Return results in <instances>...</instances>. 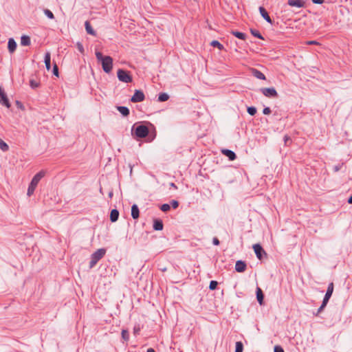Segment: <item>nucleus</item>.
Returning <instances> with one entry per match:
<instances>
[{"mask_svg": "<svg viewBox=\"0 0 352 352\" xmlns=\"http://www.w3.org/2000/svg\"><path fill=\"white\" fill-rule=\"evenodd\" d=\"M153 228L155 230L160 231L163 230L164 224L161 219H155L153 221Z\"/></svg>", "mask_w": 352, "mask_h": 352, "instance_id": "14", "label": "nucleus"}, {"mask_svg": "<svg viewBox=\"0 0 352 352\" xmlns=\"http://www.w3.org/2000/svg\"><path fill=\"white\" fill-rule=\"evenodd\" d=\"M16 47H17V45H8L9 52L10 54H12L13 52H14L16 49Z\"/></svg>", "mask_w": 352, "mask_h": 352, "instance_id": "38", "label": "nucleus"}, {"mask_svg": "<svg viewBox=\"0 0 352 352\" xmlns=\"http://www.w3.org/2000/svg\"><path fill=\"white\" fill-rule=\"evenodd\" d=\"M16 104H17L19 107V106H20V107L21 106V102H19L18 100H17V101H16Z\"/></svg>", "mask_w": 352, "mask_h": 352, "instance_id": "57", "label": "nucleus"}, {"mask_svg": "<svg viewBox=\"0 0 352 352\" xmlns=\"http://www.w3.org/2000/svg\"><path fill=\"white\" fill-rule=\"evenodd\" d=\"M327 303L328 302L322 300V305H320L321 308L324 309L326 307Z\"/></svg>", "mask_w": 352, "mask_h": 352, "instance_id": "49", "label": "nucleus"}, {"mask_svg": "<svg viewBox=\"0 0 352 352\" xmlns=\"http://www.w3.org/2000/svg\"><path fill=\"white\" fill-rule=\"evenodd\" d=\"M256 299L258 302V303L262 305L263 304V300H264V294L263 291L260 287L256 288Z\"/></svg>", "mask_w": 352, "mask_h": 352, "instance_id": "16", "label": "nucleus"}, {"mask_svg": "<svg viewBox=\"0 0 352 352\" xmlns=\"http://www.w3.org/2000/svg\"><path fill=\"white\" fill-rule=\"evenodd\" d=\"M44 12L49 19H52L54 18V14L50 10L45 9Z\"/></svg>", "mask_w": 352, "mask_h": 352, "instance_id": "35", "label": "nucleus"}, {"mask_svg": "<svg viewBox=\"0 0 352 352\" xmlns=\"http://www.w3.org/2000/svg\"><path fill=\"white\" fill-rule=\"evenodd\" d=\"M141 329H140V327L139 324L138 325H135L133 328V333L134 335L137 336L139 334L140 331Z\"/></svg>", "mask_w": 352, "mask_h": 352, "instance_id": "37", "label": "nucleus"}, {"mask_svg": "<svg viewBox=\"0 0 352 352\" xmlns=\"http://www.w3.org/2000/svg\"><path fill=\"white\" fill-rule=\"evenodd\" d=\"M232 34H233V35H234L238 38H240V39H242V40H245V39L246 34L243 33V32H232Z\"/></svg>", "mask_w": 352, "mask_h": 352, "instance_id": "25", "label": "nucleus"}, {"mask_svg": "<svg viewBox=\"0 0 352 352\" xmlns=\"http://www.w3.org/2000/svg\"><path fill=\"white\" fill-rule=\"evenodd\" d=\"M131 217L133 219H138L140 217V210L136 204L131 206Z\"/></svg>", "mask_w": 352, "mask_h": 352, "instance_id": "15", "label": "nucleus"}, {"mask_svg": "<svg viewBox=\"0 0 352 352\" xmlns=\"http://www.w3.org/2000/svg\"><path fill=\"white\" fill-rule=\"evenodd\" d=\"M169 98V96L166 93H160L158 96L159 102L167 101Z\"/></svg>", "mask_w": 352, "mask_h": 352, "instance_id": "23", "label": "nucleus"}, {"mask_svg": "<svg viewBox=\"0 0 352 352\" xmlns=\"http://www.w3.org/2000/svg\"><path fill=\"white\" fill-rule=\"evenodd\" d=\"M340 168H341V166H340V165L334 166V168H334V171L335 172L338 171L340 169Z\"/></svg>", "mask_w": 352, "mask_h": 352, "instance_id": "51", "label": "nucleus"}, {"mask_svg": "<svg viewBox=\"0 0 352 352\" xmlns=\"http://www.w3.org/2000/svg\"><path fill=\"white\" fill-rule=\"evenodd\" d=\"M333 288H334L333 283H330L328 285L326 294L323 298V301L327 302H329V300L330 298L331 297L332 294L333 292Z\"/></svg>", "mask_w": 352, "mask_h": 352, "instance_id": "10", "label": "nucleus"}, {"mask_svg": "<svg viewBox=\"0 0 352 352\" xmlns=\"http://www.w3.org/2000/svg\"><path fill=\"white\" fill-rule=\"evenodd\" d=\"M274 352H285L284 349L280 346H275L274 348Z\"/></svg>", "mask_w": 352, "mask_h": 352, "instance_id": "39", "label": "nucleus"}, {"mask_svg": "<svg viewBox=\"0 0 352 352\" xmlns=\"http://www.w3.org/2000/svg\"><path fill=\"white\" fill-rule=\"evenodd\" d=\"M222 153L226 155L229 160L233 161L236 158V155L234 152L229 149H223L221 151Z\"/></svg>", "mask_w": 352, "mask_h": 352, "instance_id": "12", "label": "nucleus"}, {"mask_svg": "<svg viewBox=\"0 0 352 352\" xmlns=\"http://www.w3.org/2000/svg\"><path fill=\"white\" fill-rule=\"evenodd\" d=\"M210 44L216 45V44H220V43L217 40H214V41H211Z\"/></svg>", "mask_w": 352, "mask_h": 352, "instance_id": "52", "label": "nucleus"}, {"mask_svg": "<svg viewBox=\"0 0 352 352\" xmlns=\"http://www.w3.org/2000/svg\"><path fill=\"white\" fill-rule=\"evenodd\" d=\"M45 172L44 170L39 171L33 177V178L29 185H30L34 188H36L38 182L45 176Z\"/></svg>", "mask_w": 352, "mask_h": 352, "instance_id": "8", "label": "nucleus"}, {"mask_svg": "<svg viewBox=\"0 0 352 352\" xmlns=\"http://www.w3.org/2000/svg\"><path fill=\"white\" fill-rule=\"evenodd\" d=\"M96 56L98 62L101 63L102 69L109 74L113 68V58L109 56H103L102 52L96 51Z\"/></svg>", "mask_w": 352, "mask_h": 352, "instance_id": "1", "label": "nucleus"}, {"mask_svg": "<svg viewBox=\"0 0 352 352\" xmlns=\"http://www.w3.org/2000/svg\"><path fill=\"white\" fill-rule=\"evenodd\" d=\"M113 196V190H111L109 192L108 197L109 199H112Z\"/></svg>", "mask_w": 352, "mask_h": 352, "instance_id": "48", "label": "nucleus"}, {"mask_svg": "<svg viewBox=\"0 0 352 352\" xmlns=\"http://www.w3.org/2000/svg\"><path fill=\"white\" fill-rule=\"evenodd\" d=\"M251 33L254 36L264 40L263 37L262 36V35L261 34V33L258 30H251Z\"/></svg>", "mask_w": 352, "mask_h": 352, "instance_id": "31", "label": "nucleus"}, {"mask_svg": "<svg viewBox=\"0 0 352 352\" xmlns=\"http://www.w3.org/2000/svg\"><path fill=\"white\" fill-rule=\"evenodd\" d=\"M218 285V283L216 280H211L209 285V289L210 290H214Z\"/></svg>", "mask_w": 352, "mask_h": 352, "instance_id": "33", "label": "nucleus"}, {"mask_svg": "<svg viewBox=\"0 0 352 352\" xmlns=\"http://www.w3.org/2000/svg\"><path fill=\"white\" fill-rule=\"evenodd\" d=\"M170 186L175 188H177V186L174 184V183H170Z\"/></svg>", "mask_w": 352, "mask_h": 352, "instance_id": "56", "label": "nucleus"}, {"mask_svg": "<svg viewBox=\"0 0 352 352\" xmlns=\"http://www.w3.org/2000/svg\"><path fill=\"white\" fill-rule=\"evenodd\" d=\"M119 217V212L117 209L111 210L110 212V220L111 222H116L118 221Z\"/></svg>", "mask_w": 352, "mask_h": 352, "instance_id": "18", "label": "nucleus"}, {"mask_svg": "<svg viewBox=\"0 0 352 352\" xmlns=\"http://www.w3.org/2000/svg\"><path fill=\"white\" fill-rule=\"evenodd\" d=\"M243 345L241 342H236L235 346V352H243Z\"/></svg>", "mask_w": 352, "mask_h": 352, "instance_id": "28", "label": "nucleus"}, {"mask_svg": "<svg viewBox=\"0 0 352 352\" xmlns=\"http://www.w3.org/2000/svg\"><path fill=\"white\" fill-rule=\"evenodd\" d=\"M160 209L162 211L166 212L170 210V205L168 204H164L160 206Z\"/></svg>", "mask_w": 352, "mask_h": 352, "instance_id": "30", "label": "nucleus"}, {"mask_svg": "<svg viewBox=\"0 0 352 352\" xmlns=\"http://www.w3.org/2000/svg\"><path fill=\"white\" fill-rule=\"evenodd\" d=\"M118 111L124 116H128L130 113V111L128 107L124 106H118Z\"/></svg>", "mask_w": 352, "mask_h": 352, "instance_id": "19", "label": "nucleus"}, {"mask_svg": "<svg viewBox=\"0 0 352 352\" xmlns=\"http://www.w3.org/2000/svg\"><path fill=\"white\" fill-rule=\"evenodd\" d=\"M311 1L316 4H322L324 3V0H311Z\"/></svg>", "mask_w": 352, "mask_h": 352, "instance_id": "43", "label": "nucleus"}, {"mask_svg": "<svg viewBox=\"0 0 352 352\" xmlns=\"http://www.w3.org/2000/svg\"><path fill=\"white\" fill-rule=\"evenodd\" d=\"M260 91L267 98H278V94L274 87H264L261 88Z\"/></svg>", "mask_w": 352, "mask_h": 352, "instance_id": "5", "label": "nucleus"}, {"mask_svg": "<svg viewBox=\"0 0 352 352\" xmlns=\"http://www.w3.org/2000/svg\"><path fill=\"white\" fill-rule=\"evenodd\" d=\"M252 74H253L254 76H255L258 79H260V80L265 79V76L261 71H258L256 69H254L252 70Z\"/></svg>", "mask_w": 352, "mask_h": 352, "instance_id": "22", "label": "nucleus"}, {"mask_svg": "<svg viewBox=\"0 0 352 352\" xmlns=\"http://www.w3.org/2000/svg\"><path fill=\"white\" fill-rule=\"evenodd\" d=\"M53 74L56 76H58V68L56 64H54L53 67Z\"/></svg>", "mask_w": 352, "mask_h": 352, "instance_id": "40", "label": "nucleus"}, {"mask_svg": "<svg viewBox=\"0 0 352 352\" xmlns=\"http://www.w3.org/2000/svg\"><path fill=\"white\" fill-rule=\"evenodd\" d=\"M324 309L321 308V307H320L318 310H317V312L316 314V316H318L320 313H321Z\"/></svg>", "mask_w": 352, "mask_h": 352, "instance_id": "50", "label": "nucleus"}, {"mask_svg": "<svg viewBox=\"0 0 352 352\" xmlns=\"http://www.w3.org/2000/svg\"><path fill=\"white\" fill-rule=\"evenodd\" d=\"M145 98L144 94L141 90H135L134 94L131 98L132 102H142Z\"/></svg>", "mask_w": 352, "mask_h": 352, "instance_id": "9", "label": "nucleus"}, {"mask_svg": "<svg viewBox=\"0 0 352 352\" xmlns=\"http://www.w3.org/2000/svg\"><path fill=\"white\" fill-rule=\"evenodd\" d=\"M77 46H78V51L80 53H83L84 52V47H83V45H77Z\"/></svg>", "mask_w": 352, "mask_h": 352, "instance_id": "46", "label": "nucleus"}, {"mask_svg": "<svg viewBox=\"0 0 352 352\" xmlns=\"http://www.w3.org/2000/svg\"><path fill=\"white\" fill-rule=\"evenodd\" d=\"M35 189H36V188L29 185L28 188L27 195L28 197H30L31 195H32L34 192Z\"/></svg>", "mask_w": 352, "mask_h": 352, "instance_id": "34", "label": "nucleus"}, {"mask_svg": "<svg viewBox=\"0 0 352 352\" xmlns=\"http://www.w3.org/2000/svg\"><path fill=\"white\" fill-rule=\"evenodd\" d=\"M121 335L124 340L128 341L129 340V333L126 329H122Z\"/></svg>", "mask_w": 352, "mask_h": 352, "instance_id": "27", "label": "nucleus"}, {"mask_svg": "<svg viewBox=\"0 0 352 352\" xmlns=\"http://www.w3.org/2000/svg\"><path fill=\"white\" fill-rule=\"evenodd\" d=\"M100 193H102V194H103V192H102V188H100Z\"/></svg>", "mask_w": 352, "mask_h": 352, "instance_id": "58", "label": "nucleus"}, {"mask_svg": "<svg viewBox=\"0 0 352 352\" xmlns=\"http://www.w3.org/2000/svg\"><path fill=\"white\" fill-rule=\"evenodd\" d=\"M305 44H320L316 41H308L305 43Z\"/></svg>", "mask_w": 352, "mask_h": 352, "instance_id": "45", "label": "nucleus"}, {"mask_svg": "<svg viewBox=\"0 0 352 352\" xmlns=\"http://www.w3.org/2000/svg\"><path fill=\"white\" fill-rule=\"evenodd\" d=\"M291 140V138L287 135L284 136V142L285 144H287V141Z\"/></svg>", "mask_w": 352, "mask_h": 352, "instance_id": "47", "label": "nucleus"}, {"mask_svg": "<svg viewBox=\"0 0 352 352\" xmlns=\"http://www.w3.org/2000/svg\"><path fill=\"white\" fill-rule=\"evenodd\" d=\"M212 243L214 245H219L220 242H219V240L217 237H214L212 239Z\"/></svg>", "mask_w": 352, "mask_h": 352, "instance_id": "42", "label": "nucleus"}, {"mask_svg": "<svg viewBox=\"0 0 352 352\" xmlns=\"http://www.w3.org/2000/svg\"><path fill=\"white\" fill-rule=\"evenodd\" d=\"M21 44H30V38L28 36L23 35L21 38Z\"/></svg>", "mask_w": 352, "mask_h": 352, "instance_id": "26", "label": "nucleus"}, {"mask_svg": "<svg viewBox=\"0 0 352 352\" xmlns=\"http://www.w3.org/2000/svg\"><path fill=\"white\" fill-rule=\"evenodd\" d=\"M348 203L349 204H352V195L349 197V198L348 199Z\"/></svg>", "mask_w": 352, "mask_h": 352, "instance_id": "54", "label": "nucleus"}, {"mask_svg": "<svg viewBox=\"0 0 352 352\" xmlns=\"http://www.w3.org/2000/svg\"><path fill=\"white\" fill-rule=\"evenodd\" d=\"M246 267H247V265L245 263V262L243 261H237L236 262V264H235V270L237 272H243L245 271L246 270Z\"/></svg>", "mask_w": 352, "mask_h": 352, "instance_id": "11", "label": "nucleus"}, {"mask_svg": "<svg viewBox=\"0 0 352 352\" xmlns=\"http://www.w3.org/2000/svg\"><path fill=\"white\" fill-rule=\"evenodd\" d=\"M271 112L272 111L270 107H265L263 110V113L265 115H269L271 113Z\"/></svg>", "mask_w": 352, "mask_h": 352, "instance_id": "41", "label": "nucleus"}, {"mask_svg": "<svg viewBox=\"0 0 352 352\" xmlns=\"http://www.w3.org/2000/svg\"><path fill=\"white\" fill-rule=\"evenodd\" d=\"M7 44H16L13 38H10Z\"/></svg>", "mask_w": 352, "mask_h": 352, "instance_id": "44", "label": "nucleus"}, {"mask_svg": "<svg viewBox=\"0 0 352 352\" xmlns=\"http://www.w3.org/2000/svg\"><path fill=\"white\" fill-rule=\"evenodd\" d=\"M30 85L32 88L36 89L39 87L40 84H39V82H36V80L31 79L30 80Z\"/></svg>", "mask_w": 352, "mask_h": 352, "instance_id": "32", "label": "nucleus"}, {"mask_svg": "<svg viewBox=\"0 0 352 352\" xmlns=\"http://www.w3.org/2000/svg\"><path fill=\"white\" fill-rule=\"evenodd\" d=\"M117 76L120 81L123 82H131L133 78L128 71L119 69L117 72Z\"/></svg>", "mask_w": 352, "mask_h": 352, "instance_id": "4", "label": "nucleus"}, {"mask_svg": "<svg viewBox=\"0 0 352 352\" xmlns=\"http://www.w3.org/2000/svg\"><path fill=\"white\" fill-rule=\"evenodd\" d=\"M44 62L45 64L46 69L47 71L51 69V56L50 52H47L45 54Z\"/></svg>", "mask_w": 352, "mask_h": 352, "instance_id": "17", "label": "nucleus"}, {"mask_svg": "<svg viewBox=\"0 0 352 352\" xmlns=\"http://www.w3.org/2000/svg\"><path fill=\"white\" fill-rule=\"evenodd\" d=\"M170 206L173 209H176L179 206V202L177 200H172L170 201Z\"/></svg>", "mask_w": 352, "mask_h": 352, "instance_id": "36", "label": "nucleus"}, {"mask_svg": "<svg viewBox=\"0 0 352 352\" xmlns=\"http://www.w3.org/2000/svg\"><path fill=\"white\" fill-rule=\"evenodd\" d=\"M259 12H260L261 15L263 16V18L266 21H267L270 24L272 23V21L270 16H269L268 12L263 7H262V6L259 7Z\"/></svg>", "mask_w": 352, "mask_h": 352, "instance_id": "13", "label": "nucleus"}, {"mask_svg": "<svg viewBox=\"0 0 352 352\" xmlns=\"http://www.w3.org/2000/svg\"><path fill=\"white\" fill-rule=\"evenodd\" d=\"M253 250L256 257L259 260H262L264 257L267 256V253L263 248V247L259 244L256 243L253 245Z\"/></svg>", "mask_w": 352, "mask_h": 352, "instance_id": "6", "label": "nucleus"}, {"mask_svg": "<svg viewBox=\"0 0 352 352\" xmlns=\"http://www.w3.org/2000/svg\"><path fill=\"white\" fill-rule=\"evenodd\" d=\"M146 352H155V351L153 348H149L147 349Z\"/></svg>", "mask_w": 352, "mask_h": 352, "instance_id": "55", "label": "nucleus"}, {"mask_svg": "<svg viewBox=\"0 0 352 352\" xmlns=\"http://www.w3.org/2000/svg\"><path fill=\"white\" fill-rule=\"evenodd\" d=\"M0 104L5 106L7 108L11 107V104L9 99L4 91V89L0 86Z\"/></svg>", "mask_w": 352, "mask_h": 352, "instance_id": "7", "label": "nucleus"}, {"mask_svg": "<svg viewBox=\"0 0 352 352\" xmlns=\"http://www.w3.org/2000/svg\"><path fill=\"white\" fill-rule=\"evenodd\" d=\"M149 133V129L147 126L143 124L135 123L131 129V134L137 139L144 138Z\"/></svg>", "mask_w": 352, "mask_h": 352, "instance_id": "2", "label": "nucleus"}, {"mask_svg": "<svg viewBox=\"0 0 352 352\" xmlns=\"http://www.w3.org/2000/svg\"><path fill=\"white\" fill-rule=\"evenodd\" d=\"M213 47H217L220 50L224 49L223 45H212Z\"/></svg>", "mask_w": 352, "mask_h": 352, "instance_id": "53", "label": "nucleus"}, {"mask_svg": "<svg viewBox=\"0 0 352 352\" xmlns=\"http://www.w3.org/2000/svg\"><path fill=\"white\" fill-rule=\"evenodd\" d=\"M85 30H86L87 34H91V35H95L96 34V32L93 29V28H92L91 23H89V21H86L85 23Z\"/></svg>", "mask_w": 352, "mask_h": 352, "instance_id": "20", "label": "nucleus"}, {"mask_svg": "<svg viewBox=\"0 0 352 352\" xmlns=\"http://www.w3.org/2000/svg\"><path fill=\"white\" fill-rule=\"evenodd\" d=\"M0 149L2 151H8L9 150V146L0 138Z\"/></svg>", "mask_w": 352, "mask_h": 352, "instance_id": "24", "label": "nucleus"}, {"mask_svg": "<svg viewBox=\"0 0 352 352\" xmlns=\"http://www.w3.org/2000/svg\"><path fill=\"white\" fill-rule=\"evenodd\" d=\"M106 254V250L104 248H100L97 250L91 255V261L89 262V268H93L97 263L104 257Z\"/></svg>", "mask_w": 352, "mask_h": 352, "instance_id": "3", "label": "nucleus"}, {"mask_svg": "<svg viewBox=\"0 0 352 352\" xmlns=\"http://www.w3.org/2000/svg\"><path fill=\"white\" fill-rule=\"evenodd\" d=\"M247 111L250 116H254L256 113V107L252 106L248 107L247 109Z\"/></svg>", "mask_w": 352, "mask_h": 352, "instance_id": "29", "label": "nucleus"}, {"mask_svg": "<svg viewBox=\"0 0 352 352\" xmlns=\"http://www.w3.org/2000/svg\"><path fill=\"white\" fill-rule=\"evenodd\" d=\"M288 4L293 7L301 8L303 6V3L301 0H288Z\"/></svg>", "mask_w": 352, "mask_h": 352, "instance_id": "21", "label": "nucleus"}]
</instances>
